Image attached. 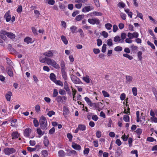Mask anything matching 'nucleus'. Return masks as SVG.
I'll return each mask as SVG.
<instances>
[{
    "label": "nucleus",
    "instance_id": "obj_51",
    "mask_svg": "<svg viewBox=\"0 0 157 157\" xmlns=\"http://www.w3.org/2000/svg\"><path fill=\"white\" fill-rule=\"evenodd\" d=\"M106 45L105 44H104L102 48L101 51L102 52L104 53L106 51Z\"/></svg>",
    "mask_w": 157,
    "mask_h": 157
},
{
    "label": "nucleus",
    "instance_id": "obj_55",
    "mask_svg": "<svg viewBox=\"0 0 157 157\" xmlns=\"http://www.w3.org/2000/svg\"><path fill=\"white\" fill-rule=\"evenodd\" d=\"M101 132L99 131H98L96 133V136L98 138H99L101 136Z\"/></svg>",
    "mask_w": 157,
    "mask_h": 157
},
{
    "label": "nucleus",
    "instance_id": "obj_6",
    "mask_svg": "<svg viewBox=\"0 0 157 157\" xmlns=\"http://www.w3.org/2000/svg\"><path fill=\"white\" fill-rule=\"evenodd\" d=\"M88 21L90 24L94 25L96 24L97 25L99 24L100 22L99 20L95 18H89L88 20Z\"/></svg>",
    "mask_w": 157,
    "mask_h": 157
},
{
    "label": "nucleus",
    "instance_id": "obj_33",
    "mask_svg": "<svg viewBox=\"0 0 157 157\" xmlns=\"http://www.w3.org/2000/svg\"><path fill=\"white\" fill-rule=\"evenodd\" d=\"M56 100L58 103H60L61 101H62V96H57L56 99Z\"/></svg>",
    "mask_w": 157,
    "mask_h": 157
},
{
    "label": "nucleus",
    "instance_id": "obj_60",
    "mask_svg": "<svg viewBox=\"0 0 157 157\" xmlns=\"http://www.w3.org/2000/svg\"><path fill=\"white\" fill-rule=\"evenodd\" d=\"M125 98V94L124 93L122 94L120 97V98L121 100H124Z\"/></svg>",
    "mask_w": 157,
    "mask_h": 157
},
{
    "label": "nucleus",
    "instance_id": "obj_59",
    "mask_svg": "<svg viewBox=\"0 0 157 157\" xmlns=\"http://www.w3.org/2000/svg\"><path fill=\"white\" fill-rule=\"evenodd\" d=\"M152 91L153 93L155 95V97L156 99V100L157 101V91L155 89V88H153Z\"/></svg>",
    "mask_w": 157,
    "mask_h": 157
},
{
    "label": "nucleus",
    "instance_id": "obj_29",
    "mask_svg": "<svg viewBox=\"0 0 157 157\" xmlns=\"http://www.w3.org/2000/svg\"><path fill=\"white\" fill-rule=\"evenodd\" d=\"M54 82L57 85H59L62 86H63V83L60 80H56Z\"/></svg>",
    "mask_w": 157,
    "mask_h": 157
},
{
    "label": "nucleus",
    "instance_id": "obj_61",
    "mask_svg": "<svg viewBox=\"0 0 157 157\" xmlns=\"http://www.w3.org/2000/svg\"><path fill=\"white\" fill-rule=\"evenodd\" d=\"M22 7L21 6H18V8L17 9V12L18 13H21L22 11Z\"/></svg>",
    "mask_w": 157,
    "mask_h": 157
},
{
    "label": "nucleus",
    "instance_id": "obj_37",
    "mask_svg": "<svg viewBox=\"0 0 157 157\" xmlns=\"http://www.w3.org/2000/svg\"><path fill=\"white\" fill-rule=\"evenodd\" d=\"M102 93L105 97H109V94L106 91L102 90Z\"/></svg>",
    "mask_w": 157,
    "mask_h": 157
},
{
    "label": "nucleus",
    "instance_id": "obj_52",
    "mask_svg": "<svg viewBox=\"0 0 157 157\" xmlns=\"http://www.w3.org/2000/svg\"><path fill=\"white\" fill-rule=\"evenodd\" d=\"M78 31L79 33L80 36L81 37H84V33H83L82 29H79L78 30Z\"/></svg>",
    "mask_w": 157,
    "mask_h": 157
},
{
    "label": "nucleus",
    "instance_id": "obj_56",
    "mask_svg": "<svg viewBox=\"0 0 157 157\" xmlns=\"http://www.w3.org/2000/svg\"><path fill=\"white\" fill-rule=\"evenodd\" d=\"M102 35L104 38H107L108 36V34L107 32L105 31L102 32Z\"/></svg>",
    "mask_w": 157,
    "mask_h": 157
},
{
    "label": "nucleus",
    "instance_id": "obj_54",
    "mask_svg": "<svg viewBox=\"0 0 157 157\" xmlns=\"http://www.w3.org/2000/svg\"><path fill=\"white\" fill-rule=\"evenodd\" d=\"M42 154L45 157L48 155V152L46 150H43L42 151Z\"/></svg>",
    "mask_w": 157,
    "mask_h": 157
},
{
    "label": "nucleus",
    "instance_id": "obj_23",
    "mask_svg": "<svg viewBox=\"0 0 157 157\" xmlns=\"http://www.w3.org/2000/svg\"><path fill=\"white\" fill-rule=\"evenodd\" d=\"M59 156L60 157H64L65 155V152L63 150H61L58 152Z\"/></svg>",
    "mask_w": 157,
    "mask_h": 157
},
{
    "label": "nucleus",
    "instance_id": "obj_26",
    "mask_svg": "<svg viewBox=\"0 0 157 157\" xmlns=\"http://www.w3.org/2000/svg\"><path fill=\"white\" fill-rule=\"evenodd\" d=\"M125 11L128 14V15L130 18H131L132 17V13L131 12H130L129 11V10L128 9H127L125 10Z\"/></svg>",
    "mask_w": 157,
    "mask_h": 157
},
{
    "label": "nucleus",
    "instance_id": "obj_46",
    "mask_svg": "<svg viewBox=\"0 0 157 157\" xmlns=\"http://www.w3.org/2000/svg\"><path fill=\"white\" fill-rule=\"evenodd\" d=\"M67 136L69 140L70 141H71L72 139V136L70 133H68L67 134Z\"/></svg>",
    "mask_w": 157,
    "mask_h": 157
},
{
    "label": "nucleus",
    "instance_id": "obj_21",
    "mask_svg": "<svg viewBox=\"0 0 157 157\" xmlns=\"http://www.w3.org/2000/svg\"><path fill=\"white\" fill-rule=\"evenodd\" d=\"M78 127L79 130L84 131L86 129V126L83 124H79Z\"/></svg>",
    "mask_w": 157,
    "mask_h": 157
},
{
    "label": "nucleus",
    "instance_id": "obj_28",
    "mask_svg": "<svg viewBox=\"0 0 157 157\" xmlns=\"http://www.w3.org/2000/svg\"><path fill=\"white\" fill-rule=\"evenodd\" d=\"M84 99L85 101L86 102L87 104L90 105L91 104L92 102L87 97H86Z\"/></svg>",
    "mask_w": 157,
    "mask_h": 157
},
{
    "label": "nucleus",
    "instance_id": "obj_30",
    "mask_svg": "<svg viewBox=\"0 0 157 157\" xmlns=\"http://www.w3.org/2000/svg\"><path fill=\"white\" fill-rule=\"evenodd\" d=\"M133 94L134 96H136L137 95V90L136 87H133L132 89Z\"/></svg>",
    "mask_w": 157,
    "mask_h": 157
},
{
    "label": "nucleus",
    "instance_id": "obj_49",
    "mask_svg": "<svg viewBox=\"0 0 157 157\" xmlns=\"http://www.w3.org/2000/svg\"><path fill=\"white\" fill-rule=\"evenodd\" d=\"M142 52L139 51L138 52V56L140 60H141L142 59Z\"/></svg>",
    "mask_w": 157,
    "mask_h": 157
},
{
    "label": "nucleus",
    "instance_id": "obj_31",
    "mask_svg": "<svg viewBox=\"0 0 157 157\" xmlns=\"http://www.w3.org/2000/svg\"><path fill=\"white\" fill-rule=\"evenodd\" d=\"M121 40V38L118 36H116L114 38V40L115 42H120Z\"/></svg>",
    "mask_w": 157,
    "mask_h": 157
},
{
    "label": "nucleus",
    "instance_id": "obj_13",
    "mask_svg": "<svg viewBox=\"0 0 157 157\" xmlns=\"http://www.w3.org/2000/svg\"><path fill=\"white\" fill-rule=\"evenodd\" d=\"M83 80L86 83H89L90 82V81L92 82V80L90 78L88 75H86L85 76L83 77L82 78Z\"/></svg>",
    "mask_w": 157,
    "mask_h": 157
},
{
    "label": "nucleus",
    "instance_id": "obj_34",
    "mask_svg": "<svg viewBox=\"0 0 157 157\" xmlns=\"http://www.w3.org/2000/svg\"><path fill=\"white\" fill-rule=\"evenodd\" d=\"M112 26V25L110 23H107L105 25V27L108 30L110 29Z\"/></svg>",
    "mask_w": 157,
    "mask_h": 157
},
{
    "label": "nucleus",
    "instance_id": "obj_43",
    "mask_svg": "<svg viewBox=\"0 0 157 157\" xmlns=\"http://www.w3.org/2000/svg\"><path fill=\"white\" fill-rule=\"evenodd\" d=\"M147 43V44L149 45L153 49H155V47L154 45L152 43H151L148 40Z\"/></svg>",
    "mask_w": 157,
    "mask_h": 157
},
{
    "label": "nucleus",
    "instance_id": "obj_25",
    "mask_svg": "<svg viewBox=\"0 0 157 157\" xmlns=\"http://www.w3.org/2000/svg\"><path fill=\"white\" fill-rule=\"evenodd\" d=\"M124 120L126 122H128L129 121V116L127 115H125L124 116Z\"/></svg>",
    "mask_w": 157,
    "mask_h": 157
},
{
    "label": "nucleus",
    "instance_id": "obj_24",
    "mask_svg": "<svg viewBox=\"0 0 157 157\" xmlns=\"http://www.w3.org/2000/svg\"><path fill=\"white\" fill-rule=\"evenodd\" d=\"M84 15H79L76 16L75 18L76 20L77 21H80L82 18H84Z\"/></svg>",
    "mask_w": 157,
    "mask_h": 157
},
{
    "label": "nucleus",
    "instance_id": "obj_41",
    "mask_svg": "<svg viewBox=\"0 0 157 157\" xmlns=\"http://www.w3.org/2000/svg\"><path fill=\"white\" fill-rule=\"evenodd\" d=\"M71 32L73 33H75V31L77 29V28L74 26L71 27L70 28Z\"/></svg>",
    "mask_w": 157,
    "mask_h": 157
},
{
    "label": "nucleus",
    "instance_id": "obj_48",
    "mask_svg": "<svg viewBox=\"0 0 157 157\" xmlns=\"http://www.w3.org/2000/svg\"><path fill=\"white\" fill-rule=\"evenodd\" d=\"M17 120L16 119H14L11 122V125L13 127L15 126V123L16 122Z\"/></svg>",
    "mask_w": 157,
    "mask_h": 157
},
{
    "label": "nucleus",
    "instance_id": "obj_44",
    "mask_svg": "<svg viewBox=\"0 0 157 157\" xmlns=\"http://www.w3.org/2000/svg\"><path fill=\"white\" fill-rule=\"evenodd\" d=\"M33 123L35 127H38L39 125V123L38 121L35 119H34L33 120Z\"/></svg>",
    "mask_w": 157,
    "mask_h": 157
},
{
    "label": "nucleus",
    "instance_id": "obj_40",
    "mask_svg": "<svg viewBox=\"0 0 157 157\" xmlns=\"http://www.w3.org/2000/svg\"><path fill=\"white\" fill-rule=\"evenodd\" d=\"M107 41V44L109 46H111L113 45V44L111 39H109Z\"/></svg>",
    "mask_w": 157,
    "mask_h": 157
},
{
    "label": "nucleus",
    "instance_id": "obj_18",
    "mask_svg": "<svg viewBox=\"0 0 157 157\" xmlns=\"http://www.w3.org/2000/svg\"><path fill=\"white\" fill-rule=\"evenodd\" d=\"M92 9H93V8L91 9V7L90 6H86L83 9H82V12H85V11L88 12L90 11V10H91Z\"/></svg>",
    "mask_w": 157,
    "mask_h": 157
},
{
    "label": "nucleus",
    "instance_id": "obj_15",
    "mask_svg": "<svg viewBox=\"0 0 157 157\" xmlns=\"http://www.w3.org/2000/svg\"><path fill=\"white\" fill-rule=\"evenodd\" d=\"M126 83L130 84L131 82H132L133 79L132 77L129 75H126Z\"/></svg>",
    "mask_w": 157,
    "mask_h": 157
},
{
    "label": "nucleus",
    "instance_id": "obj_17",
    "mask_svg": "<svg viewBox=\"0 0 157 157\" xmlns=\"http://www.w3.org/2000/svg\"><path fill=\"white\" fill-rule=\"evenodd\" d=\"M63 114L64 115H67L69 113V111L67 108L65 106H63Z\"/></svg>",
    "mask_w": 157,
    "mask_h": 157
},
{
    "label": "nucleus",
    "instance_id": "obj_58",
    "mask_svg": "<svg viewBox=\"0 0 157 157\" xmlns=\"http://www.w3.org/2000/svg\"><path fill=\"white\" fill-rule=\"evenodd\" d=\"M90 149L88 148H86L85 149L84 151V154L85 155H87L89 152Z\"/></svg>",
    "mask_w": 157,
    "mask_h": 157
},
{
    "label": "nucleus",
    "instance_id": "obj_7",
    "mask_svg": "<svg viewBox=\"0 0 157 157\" xmlns=\"http://www.w3.org/2000/svg\"><path fill=\"white\" fill-rule=\"evenodd\" d=\"M71 78L72 81L75 84H79L81 82L79 79L74 75H71Z\"/></svg>",
    "mask_w": 157,
    "mask_h": 157
},
{
    "label": "nucleus",
    "instance_id": "obj_11",
    "mask_svg": "<svg viewBox=\"0 0 157 157\" xmlns=\"http://www.w3.org/2000/svg\"><path fill=\"white\" fill-rule=\"evenodd\" d=\"M10 11H8L4 16V17L6 18V21L7 22H9L11 20V16L9 14Z\"/></svg>",
    "mask_w": 157,
    "mask_h": 157
},
{
    "label": "nucleus",
    "instance_id": "obj_39",
    "mask_svg": "<svg viewBox=\"0 0 157 157\" xmlns=\"http://www.w3.org/2000/svg\"><path fill=\"white\" fill-rule=\"evenodd\" d=\"M58 94V92L57 90L56 89H54L53 94V97H56Z\"/></svg>",
    "mask_w": 157,
    "mask_h": 157
},
{
    "label": "nucleus",
    "instance_id": "obj_50",
    "mask_svg": "<svg viewBox=\"0 0 157 157\" xmlns=\"http://www.w3.org/2000/svg\"><path fill=\"white\" fill-rule=\"evenodd\" d=\"M127 35L125 33H122L121 34V39L124 40L126 38Z\"/></svg>",
    "mask_w": 157,
    "mask_h": 157
},
{
    "label": "nucleus",
    "instance_id": "obj_19",
    "mask_svg": "<svg viewBox=\"0 0 157 157\" xmlns=\"http://www.w3.org/2000/svg\"><path fill=\"white\" fill-rule=\"evenodd\" d=\"M24 41L27 44L32 43V39L29 37H26L24 39Z\"/></svg>",
    "mask_w": 157,
    "mask_h": 157
},
{
    "label": "nucleus",
    "instance_id": "obj_4",
    "mask_svg": "<svg viewBox=\"0 0 157 157\" xmlns=\"http://www.w3.org/2000/svg\"><path fill=\"white\" fill-rule=\"evenodd\" d=\"M1 34L5 35L7 36L10 39H14L15 37V35L13 33L10 32H8L5 30H1L0 32Z\"/></svg>",
    "mask_w": 157,
    "mask_h": 157
},
{
    "label": "nucleus",
    "instance_id": "obj_20",
    "mask_svg": "<svg viewBox=\"0 0 157 157\" xmlns=\"http://www.w3.org/2000/svg\"><path fill=\"white\" fill-rule=\"evenodd\" d=\"M12 139L17 138L19 136V135L17 132H15L12 134Z\"/></svg>",
    "mask_w": 157,
    "mask_h": 157
},
{
    "label": "nucleus",
    "instance_id": "obj_32",
    "mask_svg": "<svg viewBox=\"0 0 157 157\" xmlns=\"http://www.w3.org/2000/svg\"><path fill=\"white\" fill-rule=\"evenodd\" d=\"M38 134L40 136H42L43 135L44 132H42V131L40 128H38L36 130Z\"/></svg>",
    "mask_w": 157,
    "mask_h": 157
},
{
    "label": "nucleus",
    "instance_id": "obj_63",
    "mask_svg": "<svg viewBox=\"0 0 157 157\" xmlns=\"http://www.w3.org/2000/svg\"><path fill=\"white\" fill-rule=\"evenodd\" d=\"M97 45L98 46H101L102 44V41L101 39H98L97 40Z\"/></svg>",
    "mask_w": 157,
    "mask_h": 157
},
{
    "label": "nucleus",
    "instance_id": "obj_22",
    "mask_svg": "<svg viewBox=\"0 0 157 157\" xmlns=\"http://www.w3.org/2000/svg\"><path fill=\"white\" fill-rule=\"evenodd\" d=\"M61 37V39L62 41L63 42V43L65 44H67L68 43V41L66 37L64 36H62Z\"/></svg>",
    "mask_w": 157,
    "mask_h": 157
},
{
    "label": "nucleus",
    "instance_id": "obj_35",
    "mask_svg": "<svg viewBox=\"0 0 157 157\" xmlns=\"http://www.w3.org/2000/svg\"><path fill=\"white\" fill-rule=\"evenodd\" d=\"M62 75L63 78L65 80L67 79V75L65 71H62Z\"/></svg>",
    "mask_w": 157,
    "mask_h": 157
},
{
    "label": "nucleus",
    "instance_id": "obj_12",
    "mask_svg": "<svg viewBox=\"0 0 157 157\" xmlns=\"http://www.w3.org/2000/svg\"><path fill=\"white\" fill-rule=\"evenodd\" d=\"M72 147L75 149L80 150L81 149V147L79 145L77 144L74 142L72 143Z\"/></svg>",
    "mask_w": 157,
    "mask_h": 157
},
{
    "label": "nucleus",
    "instance_id": "obj_3",
    "mask_svg": "<svg viewBox=\"0 0 157 157\" xmlns=\"http://www.w3.org/2000/svg\"><path fill=\"white\" fill-rule=\"evenodd\" d=\"M46 63L48 65H51L55 68L57 69L59 68V65L53 59H51L49 58L46 59Z\"/></svg>",
    "mask_w": 157,
    "mask_h": 157
},
{
    "label": "nucleus",
    "instance_id": "obj_5",
    "mask_svg": "<svg viewBox=\"0 0 157 157\" xmlns=\"http://www.w3.org/2000/svg\"><path fill=\"white\" fill-rule=\"evenodd\" d=\"M4 152L6 155H9L14 153L16 152V150L13 148H6L4 149Z\"/></svg>",
    "mask_w": 157,
    "mask_h": 157
},
{
    "label": "nucleus",
    "instance_id": "obj_14",
    "mask_svg": "<svg viewBox=\"0 0 157 157\" xmlns=\"http://www.w3.org/2000/svg\"><path fill=\"white\" fill-rule=\"evenodd\" d=\"M12 96V94L11 91H9L8 93L6 94L5 97L6 99L8 101L10 100L11 97Z\"/></svg>",
    "mask_w": 157,
    "mask_h": 157
},
{
    "label": "nucleus",
    "instance_id": "obj_9",
    "mask_svg": "<svg viewBox=\"0 0 157 157\" xmlns=\"http://www.w3.org/2000/svg\"><path fill=\"white\" fill-rule=\"evenodd\" d=\"M31 130L30 128H26L24 131V135L27 137H29L30 133L31 132Z\"/></svg>",
    "mask_w": 157,
    "mask_h": 157
},
{
    "label": "nucleus",
    "instance_id": "obj_36",
    "mask_svg": "<svg viewBox=\"0 0 157 157\" xmlns=\"http://www.w3.org/2000/svg\"><path fill=\"white\" fill-rule=\"evenodd\" d=\"M123 56L124 57L128 58L130 60H132L133 59V57L132 56H130L127 54H124Z\"/></svg>",
    "mask_w": 157,
    "mask_h": 157
},
{
    "label": "nucleus",
    "instance_id": "obj_27",
    "mask_svg": "<svg viewBox=\"0 0 157 157\" xmlns=\"http://www.w3.org/2000/svg\"><path fill=\"white\" fill-rule=\"evenodd\" d=\"M61 71H65V67L63 62H62L61 63Z\"/></svg>",
    "mask_w": 157,
    "mask_h": 157
},
{
    "label": "nucleus",
    "instance_id": "obj_16",
    "mask_svg": "<svg viewBox=\"0 0 157 157\" xmlns=\"http://www.w3.org/2000/svg\"><path fill=\"white\" fill-rule=\"evenodd\" d=\"M50 78L53 82H55L56 80V76L55 74L53 73H51L50 74Z\"/></svg>",
    "mask_w": 157,
    "mask_h": 157
},
{
    "label": "nucleus",
    "instance_id": "obj_10",
    "mask_svg": "<svg viewBox=\"0 0 157 157\" xmlns=\"http://www.w3.org/2000/svg\"><path fill=\"white\" fill-rule=\"evenodd\" d=\"M53 51L49 50L43 53V55L48 57H51L53 56Z\"/></svg>",
    "mask_w": 157,
    "mask_h": 157
},
{
    "label": "nucleus",
    "instance_id": "obj_1",
    "mask_svg": "<svg viewBox=\"0 0 157 157\" xmlns=\"http://www.w3.org/2000/svg\"><path fill=\"white\" fill-rule=\"evenodd\" d=\"M40 126L42 129L46 130L47 128V123L45 117L42 116L40 118L39 121Z\"/></svg>",
    "mask_w": 157,
    "mask_h": 157
},
{
    "label": "nucleus",
    "instance_id": "obj_38",
    "mask_svg": "<svg viewBox=\"0 0 157 157\" xmlns=\"http://www.w3.org/2000/svg\"><path fill=\"white\" fill-rule=\"evenodd\" d=\"M55 114V113L53 111H49L47 113V115L50 117H51L52 115H54Z\"/></svg>",
    "mask_w": 157,
    "mask_h": 157
},
{
    "label": "nucleus",
    "instance_id": "obj_8",
    "mask_svg": "<svg viewBox=\"0 0 157 157\" xmlns=\"http://www.w3.org/2000/svg\"><path fill=\"white\" fill-rule=\"evenodd\" d=\"M7 72L8 75L10 77L13 76V74L12 67H7L6 68Z\"/></svg>",
    "mask_w": 157,
    "mask_h": 157
},
{
    "label": "nucleus",
    "instance_id": "obj_64",
    "mask_svg": "<svg viewBox=\"0 0 157 157\" xmlns=\"http://www.w3.org/2000/svg\"><path fill=\"white\" fill-rule=\"evenodd\" d=\"M142 130L141 128H138L136 131V132L139 135H140L142 133Z\"/></svg>",
    "mask_w": 157,
    "mask_h": 157
},
{
    "label": "nucleus",
    "instance_id": "obj_47",
    "mask_svg": "<svg viewBox=\"0 0 157 157\" xmlns=\"http://www.w3.org/2000/svg\"><path fill=\"white\" fill-rule=\"evenodd\" d=\"M92 13L95 16H101L102 15V13L97 11L94 12Z\"/></svg>",
    "mask_w": 157,
    "mask_h": 157
},
{
    "label": "nucleus",
    "instance_id": "obj_57",
    "mask_svg": "<svg viewBox=\"0 0 157 157\" xmlns=\"http://www.w3.org/2000/svg\"><path fill=\"white\" fill-rule=\"evenodd\" d=\"M32 30L33 32L35 35H36L37 34V33L36 31V30L35 28L34 27H32Z\"/></svg>",
    "mask_w": 157,
    "mask_h": 157
},
{
    "label": "nucleus",
    "instance_id": "obj_53",
    "mask_svg": "<svg viewBox=\"0 0 157 157\" xmlns=\"http://www.w3.org/2000/svg\"><path fill=\"white\" fill-rule=\"evenodd\" d=\"M72 95H73V99L74 101H75V95L76 94L77 91L75 90H74L73 88H72Z\"/></svg>",
    "mask_w": 157,
    "mask_h": 157
},
{
    "label": "nucleus",
    "instance_id": "obj_2",
    "mask_svg": "<svg viewBox=\"0 0 157 157\" xmlns=\"http://www.w3.org/2000/svg\"><path fill=\"white\" fill-rule=\"evenodd\" d=\"M94 109L100 111L103 108V104L101 102H98L97 103L92 102L89 105Z\"/></svg>",
    "mask_w": 157,
    "mask_h": 157
},
{
    "label": "nucleus",
    "instance_id": "obj_62",
    "mask_svg": "<svg viewBox=\"0 0 157 157\" xmlns=\"http://www.w3.org/2000/svg\"><path fill=\"white\" fill-rule=\"evenodd\" d=\"M131 39L130 38H127L125 40V41L127 43L129 44L131 43L132 42V40H131Z\"/></svg>",
    "mask_w": 157,
    "mask_h": 157
},
{
    "label": "nucleus",
    "instance_id": "obj_45",
    "mask_svg": "<svg viewBox=\"0 0 157 157\" xmlns=\"http://www.w3.org/2000/svg\"><path fill=\"white\" fill-rule=\"evenodd\" d=\"M64 88L66 90L69 89L68 87V83H67L66 81H65L64 83Z\"/></svg>",
    "mask_w": 157,
    "mask_h": 157
},
{
    "label": "nucleus",
    "instance_id": "obj_42",
    "mask_svg": "<svg viewBox=\"0 0 157 157\" xmlns=\"http://www.w3.org/2000/svg\"><path fill=\"white\" fill-rule=\"evenodd\" d=\"M122 49V47L120 46L116 47L114 48V50L116 51H121Z\"/></svg>",
    "mask_w": 157,
    "mask_h": 157
}]
</instances>
